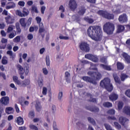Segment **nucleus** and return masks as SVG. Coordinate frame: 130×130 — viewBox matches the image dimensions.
<instances>
[{
  "mask_svg": "<svg viewBox=\"0 0 130 130\" xmlns=\"http://www.w3.org/2000/svg\"><path fill=\"white\" fill-rule=\"evenodd\" d=\"M87 33L91 39L94 41H101L103 37L102 28L99 25L90 26L88 27Z\"/></svg>",
  "mask_w": 130,
  "mask_h": 130,
  "instance_id": "f257e3e1",
  "label": "nucleus"
},
{
  "mask_svg": "<svg viewBox=\"0 0 130 130\" xmlns=\"http://www.w3.org/2000/svg\"><path fill=\"white\" fill-rule=\"evenodd\" d=\"M69 6L71 11H75L78 8V4L75 0H70Z\"/></svg>",
  "mask_w": 130,
  "mask_h": 130,
  "instance_id": "f8f14e48",
  "label": "nucleus"
},
{
  "mask_svg": "<svg viewBox=\"0 0 130 130\" xmlns=\"http://www.w3.org/2000/svg\"><path fill=\"white\" fill-rule=\"evenodd\" d=\"M70 76H71V74L69 72H65V79L67 83H70L71 82V80L70 79Z\"/></svg>",
  "mask_w": 130,
  "mask_h": 130,
  "instance_id": "cd10ccee",
  "label": "nucleus"
},
{
  "mask_svg": "<svg viewBox=\"0 0 130 130\" xmlns=\"http://www.w3.org/2000/svg\"><path fill=\"white\" fill-rule=\"evenodd\" d=\"M5 112L7 114H13L14 113V108L12 107H7L5 109Z\"/></svg>",
  "mask_w": 130,
  "mask_h": 130,
  "instance_id": "aec40b11",
  "label": "nucleus"
},
{
  "mask_svg": "<svg viewBox=\"0 0 130 130\" xmlns=\"http://www.w3.org/2000/svg\"><path fill=\"white\" fill-rule=\"evenodd\" d=\"M16 35H17V33L15 30H14L13 32L9 34V38H10V39H12V38H14Z\"/></svg>",
  "mask_w": 130,
  "mask_h": 130,
  "instance_id": "4c0bfd02",
  "label": "nucleus"
},
{
  "mask_svg": "<svg viewBox=\"0 0 130 130\" xmlns=\"http://www.w3.org/2000/svg\"><path fill=\"white\" fill-rule=\"evenodd\" d=\"M109 98L111 101H116V100L118 99V95L115 92H112L111 94H110Z\"/></svg>",
  "mask_w": 130,
  "mask_h": 130,
  "instance_id": "dca6fc26",
  "label": "nucleus"
},
{
  "mask_svg": "<svg viewBox=\"0 0 130 130\" xmlns=\"http://www.w3.org/2000/svg\"><path fill=\"white\" fill-rule=\"evenodd\" d=\"M113 76L114 78V80L116 84H118L120 85L121 84V82H124L127 78H128V75H126V74L124 73H121L120 75V78L118 77V75L116 73H114L113 74Z\"/></svg>",
  "mask_w": 130,
  "mask_h": 130,
  "instance_id": "423d86ee",
  "label": "nucleus"
},
{
  "mask_svg": "<svg viewBox=\"0 0 130 130\" xmlns=\"http://www.w3.org/2000/svg\"><path fill=\"white\" fill-rule=\"evenodd\" d=\"M0 102L2 104L7 106L10 103V98L9 96L2 97L0 100Z\"/></svg>",
  "mask_w": 130,
  "mask_h": 130,
  "instance_id": "2eb2a0df",
  "label": "nucleus"
},
{
  "mask_svg": "<svg viewBox=\"0 0 130 130\" xmlns=\"http://www.w3.org/2000/svg\"><path fill=\"white\" fill-rule=\"evenodd\" d=\"M107 113L110 115H114L115 114V110L113 109H110L108 111Z\"/></svg>",
  "mask_w": 130,
  "mask_h": 130,
  "instance_id": "79ce46f5",
  "label": "nucleus"
},
{
  "mask_svg": "<svg viewBox=\"0 0 130 130\" xmlns=\"http://www.w3.org/2000/svg\"><path fill=\"white\" fill-rule=\"evenodd\" d=\"M15 120L18 125H23L24 124V119L21 116L17 117Z\"/></svg>",
  "mask_w": 130,
  "mask_h": 130,
  "instance_id": "a211bd4d",
  "label": "nucleus"
},
{
  "mask_svg": "<svg viewBox=\"0 0 130 130\" xmlns=\"http://www.w3.org/2000/svg\"><path fill=\"white\" fill-rule=\"evenodd\" d=\"M118 21L120 23H125L127 22V16L126 14H121L119 16Z\"/></svg>",
  "mask_w": 130,
  "mask_h": 130,
  "instance_id": "4468645a",
  "label": "nucleus"
},
{
  "mask_svg": "<svg viewBox=\"0 0 130 130\" xmlns=\"http://www.w3.org/2000/svg\"><path fill=\"white\" fill-rule=\"evenodd\" d=\"M6 47H7V44H2L0 46V49H6Z\"/></svg>",
  "mask_w": 130,
  "mask_h": 130,
  "instance_id": "0e129e2a",
  "label": "nucleus"
},
{
  "mask_svg": "<svg viewBox=\"0 0 130 130\" xmlns=\"http://www.w3.org/2000/svg\"><path fill=\"white\" fill-rule=\"evenodd\" d=\"M103 30L107 34L111 35V34H113V32L115 30V25L112 22H107L104 25Z\"/></svg>",
  "mask_w": 130,
  "mask_h": 130,
  "instance_id": "20e7f679",
  "label": "nucleus"
},
{
  "mask_svg": "<svg viewBox=\"0 0 130 130\" xmlns=\"http://www.w3.org/2000/svg\"><path fill=\"white\" fill-rule=\"evenodd\" d=\"M123 112L126 115H129L130 116V107L125 106L123 109Z\"/></svg>",
  "mask_w": 130,
  "mask_h": 130,
  "instance_id": "412c9836",
  "label": "nucleus"
},
{
  "mask_svg": "<svg viewBox=\"0 0 130 130\" xmlns=\"http://www.w3.org/2000/svg\"><path fill=\"white\" fill-rule=\"evenodd\" d=\"M112 11L113 14H115L116 15H118V14H120L121 13L120 9H116L115 11L112 10Z\"/></svg>",
  "mask_w": 130,
  "mask_h": 130,
  "instance_id": "de8ad7c7",
  "label": "nucleus"
},
{
  "mask_svg": "<svg viewBox=\"0 0 130 130\" xmlns=\"http://www.w3.org/2000/svg\"><path fill=\"white\" fill-rule=\"evenodd\" d=\"M117 69L118 71H122L124 69V65L120 62H117Z\"/></svg>",
  "mask_w": 130,
  "mask_h": 130,
  "instance_id": "b1692460",
  "label": "nucleus"
},
{
  "mask_svg": "<svg viewBox=\"0 0 130 130\" xmlns=\"http://www.w3.org/2000/svg\"><path fill=\"white\" fill-rule=\"evenodd\" d=\"M13 80L15 84L19 85H20L21 87H25L26 86L30 85V80L29 79H25L21 82V81L19 80L17 76H14L13 77Z\"/></svg>",
  "mask_w": 130,
  "mask_h": 130,
  "instance_id": "0eeeda50",
  "label": "nucleus"
},
{
  "mask_svg": "<svg viewBox=\"0 0 130 130\" xmlns=\"http://www.w3.org/2000/svg\"><path fill=\"white\" fill-rule=\"evenodd\" d=\"M101 66L106 71H111V67L109 66L105 65L104 64H101Z\"/></svg>",
  "mask_w": 130,
  "mask_h": 130,
  "instance_id": "473e14b6",
  "label": "nucleus"
},
{
  "mask_svg": "<svg viewBox=\"0 0 130 130\" xmlns=\"http://www.w3.org/2000/svg\"><path fill=\"white\" fill-rule=\"evenodd\" d=\"M62 95H63L62 92L61 91L59 92L58 96V99L59 100H61V98H62Z\"/></svg>",
  "mask_w": 130,
  "mask_h": 130,
  "instance_id": "bf43d9fd",
  "label": "nucleus"
},
{
  "mask_svg": "<svg viewBox=\"0 0 130 130\" xmlns=\"http://www.w3.org/2000/svg\"><path fill=\"white\" fill-rule=\"evenodd\" d=\"M104 126L107 130H112V128L111 127V126L110 125L107 124V123H105L104 124Z\"/></svg>",
  "mask_w": 130,
  "mask_h": 130,
  "instance_id": "c03bdc74",
  "label": "nucleus"
},
{
  "mask_svg": "<svg viewBox=\"0 0 130 130\" xmlns=\"http://www.w3.org/2000/svg\"><path fill=\"white\" fill-rule=\"evenodd\" d=\"M84 20L85 21H86V22H87V23H88L89 24H93V23H94V20L88 17H85Z\"/></svg>",
  "mask_w": 130,
  "mask_h": 130,
  "instance_id": "2f4dec72",
  "label": "nucleus"
},
{
  "mask_svg": "<svg viewBox=\"0 0 130 130\" xmlns=\"http://www.w3.org/2000/svg\"><path fill=\"white\" fill-rule=\"evenodd\" d=\"M20 41H21V37L20 36H17L13 39V42H15V43H18Z\"/></svg>",
  "mask_w": 130,
  "mask_h": 130,
  "instance_id": "ea45409f",
  "label": "nucleus"
},
{
  "mask_svg": "<svg viewBox=\"0 0 130 130\" xmlns=\"http://www.w3.org/2000/svg\"><path fill=\"white\" fill-rule=\"evenodd\" d=\"M9 6H6L7 10H10V9H14L16 7V4L14 2L8 3Z\"/></svg>",
  "mask_w": 130,
  "mask_h": 130,
  "instance_id": "c85d7f7f",
  "label": "nucleus"
},
{
  "mask_svg": "<svg viewBox=\"0 0 130 130\" xmlns=\"http://www.w3.org/2000/svg\"><path fill=\"white\" fill-rule=\"evenodd\" d=\"M85 58L89 60H91L93 62H98L99 59L96 55H94L92 54H87L85 55Z\"/></svg>",
  "mask_w": 130,
  "mask_h": 130,
  "instance_id": "9b49d317",
  "label": "nucleus"
},
{
  "mask_svg": "<svg viewBox=\"0 0 130 130\" xmlns=\"http://www.w3.org/2000/svg\"><path fill=\"white\" fill-rule=\"evenodd\" d=\"M59 39L62 40H69L70 38L68 37H63V36H59Z\"/></svg>",
  "mask_w": 130,
  "mask_h": 130,
  "instance_id": "5fc2aeb1",
  "label": "nucleus"
},
{
  "mask_svg": "<svg viewBox=\"0 0 130 130\" xmlns=\"http://www.w3.org/2000/svg\"><path fill=\"white\" fill-rule=\"evenodd\" d=\"M125 94L127 95V97H129V98H130V89H127V90H126Z\"/></svg>",
  "mask_w": 130,
  "mask_h": 130,
  "instance_id": "052dcab7",
  "label": "nucleus"
},
{
  "mask_svg": "<svg viewBox=\"0 0 130 130\" xmlns=\"http://www.w3.org/2000/svg\"><path fill=\"white\" fill-rule=\"evenodd\" d=\"M85 13H86V8L85 7L82 6L79 8V10L78 12L79 15H80V16H83Z\"/></svg>",
  "mask_w": 130,
  "mask_h": 130,
  "instance_id": "5701e85b",
  "label": "nucleus"
},
{
  "mask_svg": "<svg viewBox=\"0 0 130 130\" xmlns=\"http://www.w3.org/2000/svg\"><path fill=\"white\" fill-rule=\"evenodd\" d=\"M87 75L90 76L91 78L89 76H83L82 77V80L85 81V82H87V83L93 84V85L97 84L95 81H99L102 79V75L100 72L89 71L87 73Z\"/></svg>",
  "mask_w": 130,
  "mask_h": 130,
  "instance_id": "f03ea898",
  "label": "nucleus"
},
{
  "mask_svg": "<svg viewBox=\"0 0 130 130\" xmlns=\"http://www.w3.org/2000/svg\"><path fill=\"white\" fill-rule=\"evenodd\" d=\"M35 116V112L34 111H30L28 113V117L29 118H34Z\"/></svg>",
  "mask_w": 130,
  "mask_h": 130,
  "instance_id": "e433bc0d",
  "label": "nucleus"
},
{
  "mask_svg": "<svg viewBox=\"0 0 130 130\" xmlns=\"http://www.w3.org/2000/svg\"><path fill=\"white\" fill-rule=\"evenodd\" d=\"M122 56L124 57L125 60H126L127 63H130V56L126 53H123L122 54Z\"/></svg>",
  "mask_w": 130,
  "mask_h": 130,
  "instance_id": "4be33fe9",
  "label": "nucleus"
},
{
  "mask_svg": "<svg viewBox=\"0 0 130 130\" xmlns=\"http://www.w3.org/2000/svg\"><path fill=\"white\" fill-rule=\"evenodd\" d=\"M35 108L36 110L38 111V112H39L40 111H41L42 107H41V105H40V104L37 103L35 105Z\"/></svg>",
  "mask_w": 130,
  "mask_h": 130,
  "instance_id": "58836bf2",
  "label": "nucleus"
},
{
  "mask_svg": "<svg viewBox=\"0 0 130 130\" xmlns=\"http://www.w3.org/2000/svg\"><path fill=\"white\" fill-rule=\"evenodd\" d=\"M124 31V26L122 25H120L118 26L117 31L118 33H120Z\"/></svg>",
  "mask_w": 130,
  "mask_h": 130,
  "instance_id": "f704fd0d",
  "label": "nucleus"
},
{
  "mask_svg": "<svg viewBox=\"0 0 130 130\" xmlns=\"http://www.w3.org/2000/svg\"><path fill=\"white\" fill-rule=\"evenodd\" d=\"M119 121L123 126H124L125 122H126V121H128V119L123 117H120L119 118Z\"/></svg>",
  "mask_w": 130,
  "mask_h": 130,
  "instance_id": "6ab92c4d",
  "label": "nucleus"
},
{
  "mask_svg": "<svg viewBox=\"0 0 130 130\" xmlns=\"http://www.w3.org/2000/svg\"><path fill=\"white\" fill-rule=\"evenodd\" d=\"M31 11L35 12V13H36V14H38L39 13V12L38 11V9H37V7L35 6L32 7Z\"/></svg>",
  "mask_w": 130,
  "mask_h": 130,
  "instance_id": "49530a36",
  "label": "nucleus"
},
{
  "mask_svg": "<svg viewBox=\"0 0 130 130\" xmlns=\"http://www.w3.org/2000/svg\"><path fill=\"white\" fill-rule=\"evenodd\" d=\"M45 10H46V7L44 6H42L41 7V14L44 15V12H45Z\"/></svg>",
  "mask_w": 130,
  "mask_h": 130,
  "instance_id": "8fccbe9b",
  "label": "nucleus"
},
{
  "mask_svg": "<svg viewBox=\"0 0 130 130\" xmlns=\"http://www.w3.org/2000/svg\"><path fill=\"white\" fill-rule=\"evenodd\" d=\"M123 107V103L122 102H119L118 103V109L121 110Z\"/></svg>",
  "mask_w": 130,
  "mask_h": 130,
  "instance_id": "a19ab883",
  "label": "nucleus"
},
{
  "mask_svg": "<svg viewBox=\"0 0 130 130\" xmlns=\"http://www.w3.org/2000/svg\"><path fill=\"white\" fill-rule=\"evenodd\" d=\"M15 27L16 29V33H17V34H21V27H20V23L19 22L16 23Z\"/></svg>",
  "mask_w": 130,
  "mask_h": 130,
  "instance_id": "393cba45",
  "label": "nucleus"
},
{
  "mask_svg": "<svg viewBox=\"0 0 130 130\" xmlns=\"http://www.w3.org/2000/svg\"><path fill=\"white\" fill-rule=\"evenodd\" d=\"M7 54H8V55H10V56H12L13 57V51L9 50V51H7Z\"/></svg>",
  "mask_w": 130,
  "mask_h": 130,
  "instance_id": "338daca9",
  "label": "nucleus"
},
{
  "mask_svg": "<svg viewBox=\"0 0 130 130\" xmlns=\"http://www.w3.org/2000/svg\"><path fill=\"white\" fill-rule=\"evenodd\" d=\"M27 39H28V40H32V39H33V35L31 34H28L27 35Z\"/></svg>",
  "mask_w": 130,
  "mask_h": 130,
  "instance_id": "13d9d810",
  "label": "nucleus"
},
{
  "mask_svg": "<svg viewBox=\"0 0 130 130\" xmlns=\"http://www.w3.org/2000/svg\"><path fill=\"white\" fill-rule=\"evenodd\" d=\"M103 106L105 108H110V107H112V103L109 102H105L103 103Z\"/></svg>",
  "mask_w": 130,
  "mask_h": 130,
  "instance_id": "a878e982",
  "label": "nucleus"
},
{
  "mask_svg": "<svg viewBox=\"0 0 130 130\" xmlns=\"http://www.w3.org/2000/svg\"><path fill=\"white\" fill-rule=\"evenodd\" d=\"M100 16L103 17L107 20H113L114 19V14L110 13L107 11L99 10L97 13Z\"/></svg>",
  "mask_w": 130,
  "mask_h": 130,
  "instance_id": "6e6552de",
  "label": "nucleus"
},
{
  "mask_svg": "<svg viewBox=\"0 0 130 130\" xmlns=\"http://www.w3.org/2000/svg\"><path fill=\"white\" fill-rule=\"evenodd\" d=\"M114 125L115 127L118 129H120V128H121V125H120V124H119L117 122H114Z\"/></svg>",
  "mask_w": 130,
  "mask_h": 130,
  "instance_id": "37998d69",
  "label": "nucleus"
},
{
  "mask_svg": "<svg viewBox=\"0 0 130 130\" xmlns=\"http://www.w3.org/2000/svg\"><path fill=\"white\" fill-rule=\"evenodd\" d=\"M19 6H21V7H24L25 6V2L23 1H19L18 2Z\"/></svg>",
  "mask_w": 130,
  "mask_h": 130,
  "instance_id": "e2e57ef3",
  "label": "nucleus"
},
{
  "mask_svg": "<svg viewBox=\"0 0 130 130\" xmlns=\"http://www.w3.org/2000/svg\"><path fill=\"white\" fill-rule=\"evenodd\" d=\"M110 79L105 78L104 80H102L100 82V86L102 88H105L108 92H111L113 90V86L110 83Z\"/></svg>",
  "mask_w": 130,
  "mask_h": 130,
  "instance_id": "39448f33",
  "label": "nucleus"
},
{
  "mask_svg": "<svg viewBox=\"0 0 130 130\" xmlns=\"http://www.w3.org/2000/svg\"><path fill=\"white\" fill-rule=\"evenodd\" d=\"M36 20L38 24H41V21L42 19L41 18V17L38 16L36 18Z\"/></svg>",
  "mask_w": 130,
  "mask_h": 130,
  "instance_id": "864d4df0",
  "label": "nucleus"
},
{
  "mask_svg": "<svg viewBox=\"0 0 130 130\" xmlns=\"http://www.w3.org/2000/svg\"><path fill=\"white\" fill-rule=\"evenodd\" d=\"M43 73L44 75H47V74H48V71H47V69L46 68H43Z\"/></svg>",
  "mask_w": 130,
  "mask_h": 130,
  "instance_id": "69168bd1",
  "label": "nucleus"
},
{
  "mask_svg": "<svg viewBox=\"0 0 130 130\" xmlns=\"http://www.w3.org/2000/svg\"><path fill=\"white\" fill-rule=\"evenodd\" d=\"M90 67L89 68V70H91V71H96V72H98V69L97 68L96 64L90 62Z\"/></svg>",
  "mask_w": 130,
  "mask_h": 130,
  "instance_id": "bb28decb",
  "label": "nucleus"
},
{
  "mask_svg": "<svg viewBox=\"0 0 130 130\" xmlns=\"http://www.w3.org/2000/svg\"><path fill=\"white\" fill-rule=\"evenodd\" d=\"M79 48L84 52H89L90 51V46L89 44L86 42H82L79 45Z\"/></svg>",
  "mask_w": 130,
  "mask_h": 130,
  "instance_id": "1a4fd4ad",
  "label": "nucleus"
},
{
  "mask_svg": "<svg viewBox=\"0 0 130 130\" xmlns=\"http://www.w3.org/2000/svg\"><path fill=\"white\" fill-rule=\"evenodd\" d=\"M8 57L7 56H4L3 57L2 59V64H7L8 63Z\"/></svg>",
  "mask_w": 130,
  "mask_h": 130,
  "instance_id": "c9c22d12",
  "label": "nucleus"
},
{
  "mask_svg": "<svg viewBox=\"0 0 130 130\" xmlns=\"http://www.w3.org/2000/svg\"><path fill=\"white\" fill-rule=\"evenodd\" d=\"M86 109L87 110H89L90 111H91L92 112H99V108L96 107H88L86 106L85 107Z\"/></svg>",
  "mask_w": 130,
  "mask_h": 130,
  "instance_id": "f3484780",
  "label": "nucleus"
},
{
  "mask_svg": "<svg viewBox=\"0 0 130 130\" xmlns=\"http://www.w3.org/2000/svg\"><path fill=\"white\" fill-rule=\"evenodd\" d=\"M22 13V15L21 16L22 17H26V16H28L29 15V11L25 8H23Z\"/></svg>",
  "mask_w": 130,
  "mask_h": 130,
  "instance_id": "7c9ffc66",
  "label": "nucleus"
},
{
  "mask_svg": "<svg viewBox=\"0 0 130 130\" xmlns=\"http://www.w3.org/2000/svg\"><path fill=\"white\" fill-rule=\"evenodd\" d=\"M39 34L42 36V38H44L45 35L42 34V33H44V32H45V28H44V25H43V23H41L39 24Z\"/></svg>",
  "mask_w": 130,
  "mask_h": 130,
  "instance_id": "ddd939ff",
  "label": "nucleus"
},
{
  "mask_svg": "<svg viewBox=\"0 0 130 130\" xmlns=\"http://www.w3.org/2000/svg\"><path fill=\"white\" fill-rule=\"evenodd\" d=\"M14 30V28L12 26H9L8 29H7V33H11L12 31Z\"/></svg>",
  "mask_w": 130,
  "mask_h": 130,
  "instance_id": "6e6d98bb",
  "label": "nucleus"
},
{
  "mask_svg": "<svg viewBox=\"0 0 130 130\" xmlns=\"http://www.w3.org/2000/svg\"><path fill=\"white\" fill-rule=\"evenodd\" d=\"M43 95H46L47 94V88L45 87H43V91H42Z\"/></svg>",
  "mask_w": 130,
  "mask_h": 130,
  "instance_id": "3c124183",
  "label": "nucleus"
},
{
  "mask_svg": "<svg viewBox=\"0 0 130 130\" xmlns=\"http://www.w3.org/2000/svg\"><path fill=\"white\" fill-rule=\"evenodd\" d=\"M5 20L7 23H8V24H13V21H13V18H12L11 16H8L6 17Z\"/></svg>",
  "mask_w": 130,
  "mask_h": 130,
  "instance_id": "c756f323",
  "label": "nucleus"
},
{
  "mask_svg": "<svg viewBox=\"0 0 130 130\" xmlns=\"http://www.w3.org/2000/svg\"><path fill=\"white\" fill-rule=\"evenodd\" d=\"M38 85H39V87L41 89V88H42V87H43V85H44L43 80H42L41 81H38Z\"/></svg>",
  "mask_w": 130,
  "mask_h": 130,
  "instance_id": "603ef678",
  "label": "nucleus"
},
{
  "mask_svg": "<svg viewBox=\"0 0 130 130\" xmlns=\"http://www.w3.org/2000/svg\"><path fill=\"white\" fill-rule=\"evenodd\" d=\"M46 62L47 67H49L50 66V60L49 59V56L46 57Z\"/></svg>",
  "mask_w": 130,
  "mask_h": 130,
  "instance_id": "a18cd8bd",
  "label": "nucleus"
},
{
  "mask_svg": "<svg viewBox=\"0 0 130 130\" xmlns=\"http://www.w3.org/2000/svg\"><path fill=\"white\" fill-rule=\"evenodd\" d=\"M1 33L3 37H6L7 36V34L6 33L5 30H1Z\"/></svg>",
  "mask_w": 130,
  "mask_h": 130,
  "instance_id": "680f3d73",
  "label": "nucleus"
},
{
  "mask_svg": "<svg viewBox=\"0 0 130 130\" xmlns=\"http://www.w3.org/2000/svg\"><path fill=\"white\" fill-rule=\"evenodd\" d=\"M16 68L18 71V74L20 76V78L22 80H24V74H25V76H28L29 74V64L25 63L24 64L23 67H22L20 64H18L16 66Z\"/></svg>",
  "mask_w": 130,
  "mask_h": 130,
  "instance_id": "7ed1b4c3",
  "label": "nucleus"
},
{
  "mask_svg": "<svg viewBox=\"0 0 130 130\" xmlns=\"http://www.w3.org/2000/svg\"><path fill=\"white\" fill-rule=\"evenodd\" d=\"M29 128H30V129L38 130V127L33 124L29 125Z\"/></svg>",
  "mask_w": 130,
  "mask_h": 130,
  "instance_id": "09e8293b",
  "label": "nucleus"
},
{
  "mask_svg": "<svg viewBox=\"0 0 130 130\" xmlns=\"http://www.w3.org/2000/svg\"><path fill=\"white\" fill-rule=\"evenodd\" d=\"M31 22L32 18H29L27 21V22H26V18H21L19 20V23L21 27H23V28H26V26H27V23L28 26L31 25Z\"/></svg>",
  "mask_w": 130,
  "mask_h": 130,
  "instance_id": "9d476101",
  "label": "nucleus"
},
{
  "mask_svg": "<svg viewBox=\"0 0 130 130\" xmlns=\"http://www.w3.org/2000/svg\"><path fill=\"white\" fill-rule=\"evenodd\" d=\"M45 51V48H42L40 50V54H42L43 53H44V52Z\"/></svg>",
  "mask_w": 130,
  "mask_h": 130,
  "instance_id": "774afa93",
  "label": "nucleus"
},
{
  "mask_svg": "<svg viewBox=\"0 0 130 130\" xmlns=\"http://www.w3.org/2000/svg\"><path fill=\"white\" fill-rule=\"evenodd\" d=\"M15 108L17 113H19L20 112V109H19V107H18V105H17V104L15 105Z\"/></svg>",
  "mask_w": 130,
  "mask_h": 130,
  "instance_id": "4d7b16f0",
  "label": "nucleus"
},
{
  "mask_svg": "<svg viewBox=\"0 0 130 130\" xmlns=\"http://www.w3.org/2000/svg\"><path fill=\"white\" fill-rule=\"evenodd\" d=\"M87 119L90 123H91V124H93V125H96V122L95 121V120L93 119V118L88 117Z\"/></svg>",
  "mask_w": 130,
  "mask_h": 130,
  "instance_id": "72a5a7b5",
  "label": "nucleus"
}]
</instances>
